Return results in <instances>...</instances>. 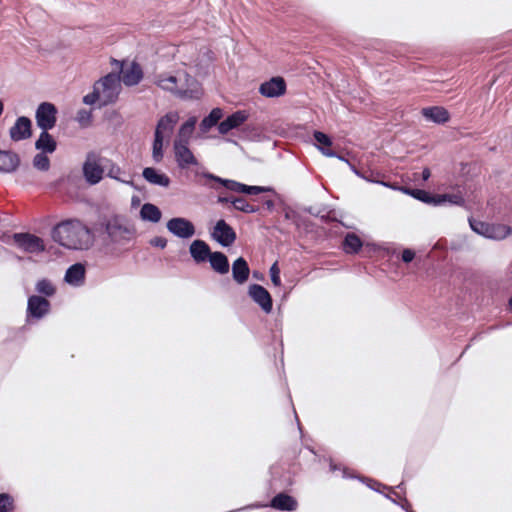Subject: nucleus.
I'll use <instances>...</instances> for the list:
<instances>
[{"instance_id": "1", "label": "nucleus", "mask_w": 512, "mask_h": 512, "mask_svg": "<svg viewBox=\"0 0 512 512\" xmlns=\"http://www.w3.org/2000/svg\"><path fill=\"white\" fill-rule=\"evenodd\" d=\"M103 234V247L106 252L119 254L126 250L136 238V228L122 215H111L100 222Z\"/></svg>"}, {"instance_id": "2", "label": "nucleus", "mask_w": 512, "mask_h": 512, "mask_svg": "<svg viewBox=\"0 0 512 512\" xmlns=\"http://www.w3.org/2000/svg\"><path fill=\"white\" fill-rule=\"evenodd\" d=\"M52 238L60 246L77 251L90 249L95 241L93 231L78 219L58 223L52 230Z\"/></svg>"}, {"instance_id": "3", "label": "nucleus", "mask_w": 512, "mask_h": 512, "mask_svg": "<svg viewBox=\"0 0 512 512\" xmlns=\"http://www.w3.org/2000/svg\"><path fill=\"white\" fill-rule=\"evenodd\" d=\"M155 84L162 90L185 100L199 99L202 94L198 82L183 71H179L175 75L161 73L156 76Z\"/></svg>"}, {"instance_id": "4", "label": "nucleus", "mask_w": 512, "mask_h": 512, "mask_svg": "<svg viewBox=\"0 0 512 512\" xmlns=\"http://www.w3.org/2000/svg\"><path fill=\"white\" fill-rule=\"evenodd\" d=\"M178 120L179 114L177 112H169L159 119L152 146V157L156 163L162 161L164 143L169 141Z\"/></svg>"}, {"instance_id": "5", "label": "nucleus", "mask_w": 512, "mask_h": 512, "mask_svg": "<svg viewBox=\"0 0 512 512\" xmlns=\"http://www.w3.org/2000/svg\"><path fill=\"white\" fill-rule=\"evenodd\" d=\"M109 159L102 157L99 153L91 151L86 155L83 163V175L90 185L99 183L108 167Z\"/></svg>"}, {"instance_id": "6", "label": "nucleus", "mask_w": 512, "mask_h": 512, "mask_svg": "<svg viewBox=\"0 0 512 512\" xmlns=\"http://www.w3.org/2000/svg\"><path fill=\"white\" fill-rule=\"evenodd\" d=\"M100 96V105L114 103L121 91V79L117 74L110 73L94 84Z\"/></svg>"}, {"instance_id": "7", "label": "nucleus", "mask_w": 512, "mask_h": 512, "mask_svg": "<svg viewBox=\"0 0 512 512\" xmlns=\"http://www.w3.org/2000/svg\"><path fill=\"white\" fill-rule=\"evenodd\" d=\"M471 229L488 239L502 240L512 233V229L504 224H489L478 220H469Z\"/></svg>"}, {"instance_id": "8", "label": "nucleus", "mask_w": 512, "mask_h": 512, "mask_svg": "<svg viewBox=\"0 0 512 512\" xmlns=\"http://www.w3.org/2000/svg\"><path fill=\"white\" fill-rule=\"evenodd\" d=\"M189 143L174 141L173 151L175 161L180 169H188L199 164L197 158L189 148Z\"/></svg>"}, {"instance_id": "9", "label": "nucleus", "mask_w": 512, "mask_h": 512, "mask_svg": "<svg viewBox=\"0 0 512 512\" xmlns=\"http://www.w3.org/2000/svg\"><path fill=\"white\" fill-rule=\"evenodd\" d=\"M16 245L27 253H41L45 250L43 240L30 233H15L13 235Z\"/></svg>"}, {"instance_id": "10", "label": "nucleus", "mask_w": 512, "mask_h": 512, "mask_svg": "<svg viewBox=\"0 0 512 512\" xmlns=\"http://www.w3.org/2000/svg\"><path fill=\"white\" fill-rule=\"evenodd\" d=\"M166 227L171 234L181 239H189L196 233L194 224L183 217H174L170 219L167 222Z\"/></svg>"}, {"instance_id": "11", "label": "nucleus", "mask_w": 512, "mask_h": 512, "mask_svg": "<svg viewBox=\"0 0 512 512\" xmlns=\"http://www.w3.org/2000/svg\"><path fill=\"white\" fill-rule=\"evenodd\" d=\"M56 113V107L52 103H41L35 114L38 127L42 130L52 129L56 123Z\"/></svg>"}, {"instance_id": "12", "label": "nucleus", "mask_w": 512, "mask_h": 512, "mask_svg": "<svg viewBox=\"0 0 512 512\" xmlns=\"http://www.w3.org/2000/svg\"><path fill=\"white\" fill-rule=\"evenodd\" d=\"M211 237L223 247H228L235 242L236 233L229 224L221 219L216 222Z\"/></svg>"}, {"instance_id": "13", "label": "nucleus", "mask_w": 512, "mask_h": 512, "mask_svg": "<svg viewBox=\"0 0 512 512\" xmlns=\"http://www.w3.org/2000/svg\"><path fill=\"white\" fill-rule=\"evenodd\" d=\"M50 310V303L41 296L33 295L28 298L27 316L35 319L43 318Z\"/></svg>"}, {"instance_id": "14", "label": "nucleus", "mask_w": 512, "mask_h": 512, "mask_svg": "<svg viewBox=\"0 0 512 512\" xmlns=\"http://www.w3.org/2000/svg\"><path fill=\"white\" fill-rule=\"evenodd\" d=\"M249 296L256 302L265 313L272 311V298L269 292L261 285L252 284L249 287Z\"/></svg>"}, {"instance_id": "15", "label": "nucleus", "mask_w": 512, "mask_h": 512, "mask_svg": "<svg viewBox=\"0 0 512 512\" xmlns=\"http://www.w3.org/2000/svg\"><path fill=\"white\" fill-rule=\"evenodd\" d=\"M286 91V83L281 77H274L260 85L259 92L261 95L274 98L282 96Z\"/></svg>"}, {"instance_id": "16", "label": "nucleus", "mask_w": 512, "mask_h": 512, "mask_svg": "<svg viewBox=\"0 0 512 512\" xmlns=\"http://www.w3.org/2000/svg\"><path fill=\"white\" fill-rule=\"evenodd\" d=\"M32 122L28 117L21 116L16 119L14 125L9 130L10 138L13 141H21L31 136Z\"/></svg>"}, {"instance_id": "17", "label": "nucleus", "mask_w": 512, "mask_h": 512, "mask_svg": "<svg viewBox=\"0 0 512 512\" xmlns=\"http://www.w3.org/2000/svg\"><path fill=\"white\" fill-rule=\"evenodd\" d=\"M86 268L82 263L71 265L65 273L64 281L73 287H80L85 283Z\"/></svg>"}, {"instance_id": "18", "label": "nucleus", "mask_w": 512, "mask_h": 512, "mask_svg": "<svg viewBox=\"0 0 512 512\" xmlns=\"http://www.w3.org/2000/svg\"><path fill=\"white\" fill-rule=\"evenodd\" d=\"M189 252L195 263L200 264L209 260L213 253L209 245L200 239L192 241L189 247Z\"/></svg>"}, {"instance_id": "19", "label": "nucleus", "mask_w": 512, "mask_h": 512, "mask_svg": "<svg viewBox=\"0 0 512 512\" xmlns=\"http://www.w3.org/2000/svg\"><path fill=\"white\" fill-rule=\"evenodd\" d=\"M248 119V114L246 111H236L230 116H228L225 120L220 122L218 125V130L220 134H227L232 129L238 128Z\"/></svg>"}, {"instance_id": "20", "label": "nucleus", "mask_w": 512, "mask_h": 512, "mask_svg": "<svg viewBox=\"0 0 512 512\" xmlns=\"http://www.w3.org/2000/svg\"><path fill=\"white\" fill-rule=\"evenodd\" d=\"M121 73V80L126 86H134L138 84L143 77L142 69L137 63H132L129 67L123 68Z\"/></svg>"}, {"instance_id": "21", "label": "nucleus", "mask_w": 512, "mask_h": 512, "mask_svg": "<svg viewBox=\"0 0 512 512\" xmlns=\"http://www.w3.org/2000/svg\"><path fill=\"white\" fill-rule=\"evenodd\" d=\"M314 139L315 141L317 142V148L321 151V153L326 156V157H337L336 153L330 149L331 145H332V140L331 138L326 135L325 133L323 132H320V131H315L314 134ZM338 158L342 161H345L347 163H349L347 160H345L343 157L341 156H338Z\"/></svg>"}, {"instance_id": "22", "label": "nucleus", "mask_w": 512, "mask_h": 512, "mask_svg": "<svg viewBox=\"0 0 512 512\" xmlns=\"http://www.w3.org/2000/svg\"><path fill=\"white\" fill-rule=\"evenodd\" d=\"M142 175L147 182L153 185L168 187L170 184V178L166 174L152 167L145 168Z\"/></svg>"}, {"instance_id": "23", "label": "nucleus", "mask_w": 512, "mask_h": 512, "mask_svg": "<svg viewBox=\"0 0 512 512\" xmlns=\"http://www.w3.org/2000/svg\"><path fill=\"white\" fill-rule=\"evenodd\" d=\"M250 274L249 266L242 257L237 258L232 264V276L238 284L245 283Z\"/></svg>"}, {"instance_id": "24", "label": "nucleus", "mask_w": 512, "mask_h": 512, "mask_svg": "<svg viewBox=\"0 0 512 512\" xmlns=\"http://www.w3.org/2000/svg\"><path fill=\"white\" fill-rule=\"evenodd\" d=\"M270 506L281 511H294L297 508V501L288 494L279 493L271 500Z\"/></svg>"}, {"instance_id": "25", "label": "nucleus", "mask_w": 512, "mask_h": 512, "mask_svg": "<svg viewBox=\"0 0 512 512\" xmlns=\"http://www.w3.org/2000/svg\"><path fill=\"white\" fill-rule=\"evenodd\" d=\"M18 165L17 154L0 150V173H11L17 169Z\"/></svg>"}, {"instance_id": "26", "label": "nucleus", "mask_w": 512, "mask_h": 512, "mask_svg": "<svg viewBox=\"0 0 512 512\" xmlns=\"http://www.w3.org/2000/svg\"><path fill=\"white\" fill-rule=\"evenodd\" d=\"M422 115L429 121L442 124L449 120V113L443 107H428L422 110Z\"/></svg>"}, {"instance_id": "27", "label": "nucleus", "mask_w": 512, "mask_h": 512, "mask_svg": "<svg viewBox=\"0 0 512 512\" xmlns=\"http://www.w3.org/2000/svg\"><path fill=\"white\" fill-rule=\"evenodd\" d=\"M208 261L215 272L221 275L229 272V261L224 253L218 251L213 252Z\"/></svg>"}, {"instance_id": "28", "label": "nucleus", "mask_w": 512, "mask_h": 512, "mask_svg": "<svg viewBox=\"0 0 512 512\" xmlns=\"http://www.w3.org/2000/svg\"><path fill=\"white\" fill-rule=\"evenodd\" d=\"M35 147L41 153H53L56 150L57 144L54 138L48 133V130H42L39 138L35 142Z\"/></svg>"}, {"instance_id": "29", "label": "nucleus", "mask_w": 512, "mask_h": 512, "mask_svg": "<svg viewBox=\"0 0 512 512\" xmlns=\"http://www.w3.org/2000/svg\"><path fill=\"white\" fill-rule=\"evenodd\" d=\"M162 213L160 209L151 203H145L140 209V218L143 221L158 223L161 220Z\"/></svg>"}, {"instance_id": "30", "label": "nucleus", "mask_w": 512, "mask_h": 512, "mask_svg": "<svg viewBox=\"0 0 512 512\" xmlns=\"http://www.w3.org/2000/svg\"><path fill=\"white\" fill-rule=\"evenodd\" d=\"M223 112L220 108H214L208 116H206L200 123V132L205 134L212 127H214L218 121L222 118Z\"/></svg>"}, {"instance_id": "31", "label": "nucleus", "mask_w": 512, "mask_h": 512, "mask_svg": "<svg viewBox=\"0 0 512 512\" xmlns=\"http://www.w3.org/2000/svg\"><path fill=\"white\" fill-rule=\"evenodd\" d=\"M197 123L196 117H190L185 123L181 125L178 131V135L174 141H181L183 143H189L190 137L194 132L195 125Z\"/></svg>"}, {"instance_id": "32", "label": "nucleus", "mask_w": 512, "mask_h": 512, "mask_svg": "<svg viewBox=\"0 0 512 512\" xmlns=\"http://www.w3.org/2000/svg\"><path fill=\"white\" fill-rule=\"evenodd\" d=\"M446 203L457 205V206H463L465 203L464 198L461 194H440L435 195V201L434 206H441Z\"/></svg>"}, {"instance_id": "33", "label": "nucleus", "mask_w": 512, "mask_h": 512, "mask_svg": "<svg viewBox=\"0 0 512 512\" xmlns=\"http://www.w3.org/2000/svg\"><path fill=\"white\" fill-rule=\"evenodd\" d=\"M362 245L361 239L354 233L347 234L343 241V249L348 254L357 253Z\"/></svg>"}, {"instance_id": "34", "label": "nucleus", "mask_w": 512, "mask_h": 512, "mask_svg": "<svg viewBox=\"0 0 512 512\" xmlns=\"http://www.w3.org/2000/svg\"><path fill=\"white\" fill-rule=\"evenodd\" d=\"M105 170H107L108 177L115 179L121 183L132 184V182L129 179H127L126 173L111 160H109L108 167H105Z\"/></svg>"}, {"instance_id": "35", "label": "nucleus", "mask_w": 512, "mask_h": 512, "mask_svg": "<svg viewBox=\"0 0 512 512\" xmlns=\"http://www.w3.org/2000/svg\"><path fill=\"white\" fill-rule=\"evenodd\" d=\"M402 192L405 194H408L412 197H414L417 200H420L427 204L434 205L435 201V195H431L430 193L426 192L425 190L421 189H410V188H400Z\"/></svg>"}, {"instance_id": "36", "label": "nucleus", "mask_w": 512, "mask_h": 512, "mask_svg": "<svg viewBox=\"0 0 512 512\" xmlns=\"http://www.w3.org/2000/svg\"><path fill=\"white\" fill-rule=\"evenodd\" d=\"M204 177L221 183L223 186H225L230 191L240 193V187H241L240 182H237L234 180H229V179H222V178L215 176L211 173H204Z\"/></svg>"}, {"instance_id": "37", "label": "nucleus", "mask_w": 512, "mask_h": 512, "mask_svg": "<svg viewBox=\"0 0 512 512\" xmlns=\"http://www.w3.org/2000/svg\"><path fill=\"white\" fill-rule=\"evenodd\" d=\"M36 291L46 297H51L55 294L56 289L52 282L48 279H41L36 283Z\"/></svg>"}, {"instance_id": "38", "label": "nucleus", "mask_w": 512, "mask_h": 512, "mask_svg": "<svg viewBox=\"0 0 512 512\" xmlns=\"http://www.w3.org/2000/svg\"><path fill=\"white\" fill-rule=\"evenodd\" d=\"M231 204L236 210L244 213H255L258 210L255 206L249 204L247 200L242 197H234L233 200H231Z\"/></svg>"}, {"instance_id": "39", "label": "nucleus", "mask_w": 512, "mask_h": 512, "mask_svg": "<svg viewBox=\"0 0 512 512\" xmlns=\"http://www.w3.org/2000/svg\"><path fill=\"white\" fill-rule=\"evenodd\" d=\"M33 165L38 170L46 171L50 167V160L45 153H38L33 159Z\"/></svg>"}, {"instance_id": "40", "label": "nucleus", "mask_w": 512, "mask_h": 512, "mask_svg": "<svg viewBox=\"0 0 512 512\" xmlns=\"http://www.w3.org/2000/svg\"><path fill=\"white\" fill-rule=\"evenodd\" d=\"M13 509V498L7 493L0 494V512H12Z\"/></svg>"}, {"instance_id": "41", "label": "nucleus", "mask_w": 512, "mask_h": 512, "mask_svg": "<svg viewBox=\"0 0 512 512\" xmlns=\"http://www.w3.org/2000/svg\"><path fill=\"white\" fill-rule=\"evenodd\" d=\"M271 191L269 187L263 186H249L241 183L240 193L249 194V195H257L263 192Z\"/></svg>"}, {"instance_id": "42", "label": "nucleus", "mask_w": 512, "mask_h": 512, "mask_svg": "<svg viewBox=\"0 0 512 512\" xmlns=\"http://www.w3.org/2000/svg\"><path fill=\"white\" fill-rule=\"evenodd\" d=\"M91 118H92L91 112L88 110H85V109L79 110L77 113V116H76V120L83 127H86L90 124Z\"/></svg>"}, {"instance_id": "43", "label": "nucleus", "mask_w": 512, "mask_h": 512, "mask_svg": "<svg viewBox=\"0 0 512 512\" xmlns=\"http://www.w3.org/2000/svg\"><path fill=\"white\" fill-rule=\"evenodd\" d=\"M270 277L271 281L275 286L281 285V279H280V269L277 265V263H274L270 268Z\"/></svg>"}, {"instance_id": "44", "label": "nucleus", "mask_w": 512, "mask_h": 512, "mask_svg": "<svg viewBox=\"0 0 512 512\" xmlns=\"http://www.w3.org/2000/svg\"><path fill=\"white\" fill-rule=\"evenodd\" d=\"M83 102L87 105H93L96 102L100 103V96H99L98 90L95 88V86L93 87L92 93H89L83 97Z\"/></svg>"}, {"instance_id": "45", "label": "nucleus", "mask_w": 512, "mask_h": 512, "mask_svg": "<svg viewBox=\"0 0 512 512\" xmlns=\"http://www.w3.org/2000/svg\"><path fill=\"white\" fill-rule=\"evenodd\" d=\"M150 244L154 247L163 249L167 246V240L163 237H155L151 239Z\"/></svg>"}, {"instance_id": "46", "label": "nucleus", "mask_w": 512, "mask_h": 512, "mask_svg": "<svg viewBox=\"0 0 512 512\" xmlns=\"http://www.w3.org/2000/svg\"><path fill=\"white\" fill-rule=\"evenodd\" d=\"M415 257V252L411 249H404L402 252V260L405 263L411 262Z\"/></svg>"}, {"instance_id": "47", "label": "nucleus", "mask_w": 512, "mask_h": 512, "mask_svg": "<svg viewBox=\"0 0 512 512\" xmlns=\"http://www.w3.org/2000/svg\"><path fill=\"white\" fill-rule=\"evenodd\" d=\"M431 176V172L429 168H424L421 173V179L422 181H427Z\"/></svg>"}, {"instance_id": "48", "label": "nucleus", "mask_w": 512, "mask_h": 512, "mask_svg": "<svg viewBox=\"0 0 512 512\" xmlns=\"http://www.w3.org/2000/svg\"><path fill=\"white\" fill-rule=\"evenodd\" d=\"M234 197H222V196H219L218 197V202L219 203H231V200H233Z\"/></svg>"}, {"instance_id": "49", "label": "nucleus", "mask_w": 512, "mask_h": 512, "mask_svg": "<svg viewBox=\"0 0 512 512\" xmlns=\"http://www.w3.org/2000/svg\"><path fill=\"white\" fill-rule=\"evenodd\" d=\"M350 167L356 175L363 179L369 180L365 175L361 174L353 165H350Z\"/></svg>"}, {"instance_id": "50", "label": "nucleus", "mask_w": 512, "mask_h": 512, "mask_svg": "<svg viewBox=\"0 0 512 512\" xmlns=\"http://www.w3.org/2000/svg\"><path fill=\"white\" fill-rule=\"evenodd\" d=\"M419 178H421V174H419L418 172H414V173L412 174V178H411V179H412L413 181L417 182V181L419 180Z\"/></svg>"}, {"instance_id": "51", "label": "nucleus", "mask_w": 512, "mask_h": 512, "mask_svg": "<svg viewBox=\"0 0 512 512\" xmlns=\"http://www.w3.org/2000/svg\"><path fill=\"white\" fill-rule=\"evenodd\" d=\"M266 205H267L268 207H273V206H274V202H273L272 200H268V201L266 202Z\"/></svg>"}, {"instance_id": "52", "label": "nucleus", "mask_w": 512, "mask_h": 512, "mask_svg": "<svg viewBox=\"0 0 512 512\" xmlns=\"http://www.w3.org/2000/svg\"><path fill=\"white\" fill-rule=\"evenodd\" d=\"M509 306H510V308L512 309V297H511V298H510V300H509Z\"/></svg>"}, {"instance_id": "53", "label": "nucleus", "mask_w": 512, "mask_h": 512, "mask_svg": "<svg viewBox=\"0 0 512 512\" xmlns=\"http://www.w3.org/2000/svg\"><path fill=\"white\" fill-rule=\"evenodd\" d=\"M408 512H414V511H408Z\"/></svg>"}]
</instances>
